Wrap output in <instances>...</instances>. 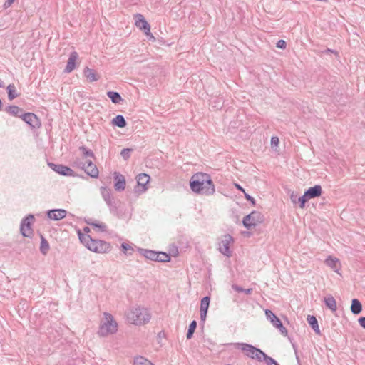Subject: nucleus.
I'll use <instances>...</instances> for the list:
<instances>
[{"label": "nucleus", "mask_w": 365, "mask_h": 365, "mask_svg": "<svg viewBox=\"0 0 365 365\" xmlns=\"http://www.w3.org/2000/svg\"><path fill=\"white\" fill-rule=\"evenodd\" d=\"M84 231H85L86 232H88L90 231V228H89V227H85V228H84Z\"/></svg>", "instance_id": "57"}, {"label": "nucleus", "mask_w": 365, "mask_h": 365, "mask_svg": "<svg viewBox=\"0 0 365 365\" xmlns=\"http://www.w3.org/2000/svg\"><path fill=\"white\" fill-rule=\"evenodd\" d=\"M278 325L276 327V328L279 329V331L284 336L287 335V329L283 326L282 322L279 324H277Z\"/></svg>", "instance_id": "41"}, {"label": "nucleus", "mask_w": 365, "mask_h": 365, "mask_svg": "<svg viewBox=\"0 0 365 365\" xmlns=\"http://www.w3.org/2000/svg\"><path fill=\"white\" fill-rule=\"evenodd\" d=\"M112 124L118 128H125L127 123L122 115H118L112 120Z\"/></svg>", "instance_id": "28"}, {"label": "nucleus", "mask_w": 365, "mask_h": 365, "mask_svg": "<svg viewBox=\"0 0 365 365\" xmlns=\"http://www.w3.org/2000/svg\"><path fill=\"white\" fill-rule=\"evenodd\" d=\"M34 220V216L31 214L24 217L21 222L20 231L21 235L26 237H31L33 233L31 224Z\"/></svg>", "instance_id": "8"}, {"label": "nucleus", "mask_w": 365, "mask_h": 365, "mask_svg": "<svg viewBox=\"0 0 365 365\" xmlns=\"http://www.w3.org/2000/svg\"><path fill=\"white\" fill-rule=\"evenodd\" d=\"M14 0H7L4 4V9H7L11 6V4L14 3Z\"/></svg>", "instance_id": "48"}, {"label": "nucleus", "mask_w": 365, "mask_h": 365, "mask_svg": "<svg viewBox=\"0 0 365 365\" xmlns=\"http://www.w3.org/2000/svg\"><path fill=\"white\" fill-rule=\"evenodd\" d=\"M88 250L94 252L105 253L110 251V245L103 240L93 239V241L91 242V245H89Z\"/></svg>", "instance_id": "9"}, {"label": "nucleus", "mask_w": 365, "mask_h": 365, "mask_svg": "<svg viewBox=\"0 0 365 365\" xmlns=\"http://www.w3.org/2000/svg\"><path fill=\"white\" fill-rule=\"evenodd\" d=\"M272 360L274 363H269L268 359L267 360L266 359L264 361L266 362L267 365H279V364L277 362V361L275 359L272 358Z\"/></svg>", "instance_id": "49"}, {"label": "nucleus", "mask_w": 365, "mask_h": 365, "mask_svg": "<svg viewBox=\"0 0 365 365\" xmlns=\"http://www.w3.org/2000/svg\"><path fill=\"white\" fill-rule=\"evenodd\" d=\"M234 241L233 237L227 234L224 235L223 239L219 244V251L225 256L230 257L232 255V252L230 250V244Z\"/></svg>", "instance_id": "10"}, {"label": "nucleus", "mask_w": 365, "mask_h": 365, "mask_svg": "<svg viewBox=\"0 0 365 365\" xmlns=\"http://www.w3.org/2000/svg\"><path fill=\"white\" fill-rule=\"evenodd\" d=\"M235 347L237 349H240L242 351H256L255 355H251L250 354H247V356L251 359H257L259 361H265L266 359L267 360L268 359L269 363H274L272 360V357L267 356L261 349L256 348L251 344H248L246 343H237L235 344Z\"/></svg>", "instance_id": "4"}, {"label": "nucleus", "mask_w": 365, "mask_h": 365, "mask_svg": "<svg viewBox=\"0 0 365 365\" xmlns=\"http://www.w3.org/2000/svg\"><path fill=\"white\" fill-rule=\"evenodd\" d=\"M83 74L90 82L97 81L100 78L96 72L88 67L84 68Z\"/></svg>", "instance_id": "20"}, {"label": "nucleus", "mask_w": 365, "mask_h": 365, "mask_svg": "<svg viewBox=\"0 0 365 365\" xmlns=\"http://www.w3.org/2000/svg\"><path fill=\"white\" fill-rule=\"evenodd\" d=\"M158 258L156 259V262H167L170 260V256L167 254L166 252H157Z\"/></svg>", "instance_id": "34"}, {"label": "nucleus", "mask_w": 365, "mask_h": 365, "mask_svg": "<svg viewBox=\"0 0 365 365\" xmlns=\"http://www.w3.org/2000/svg\"><path fill=\"white\" fill-rule=\"evenodd\" d=\"M128 319L132 324L142 325L148 323L150 319L149 311L143 307L133 308L128 314Z\"/></svg>", "instance_id": "2"}, {"label": "nucleus", "mask_w": 365, "mask_h": 365, "mask_svg": "<svg viewBox=\"0 0 365 365\" xmlns=\"http://www.w3.org/2000/svg\"><path fill=\"white\" fill-rule=\"evenodd\" d=\"M150 176L146 173H140L137 175V185L134 188V192L136 193H143L147 190V184L150 180Z\"/></svg>", "instance_id": "11"}, {"label": "nucleus", "mask_w": 365, "mask_h": 365, "mask_svg": "<svg viewBox=\"0 0 365 365\" xmlns=\"http://www.w3.org/2000/svg\"><path fill=\"white\" fill-rule=\"evenodd\" d=\"M252 288L244 289L243 292L245 293L246 294H251L252 293Z\"/></svg>", "instance_id": "50"}, {"label": "nucleus", "mask_w": 365, "mask_h": 365, "mask_svg": "<svg viewBox=\"0 0 365 365\" xmlns=\"http://www.w3.org/2000/svg\"><path fill=\"white\" fill-rule=\"evenodd\" d=\"M74 163L76 164L78 167H81L86 173V174L91 178H97L98 177V169L91 160H87L85 163L78 161H75Z\"/></svg>", "instance_id": "7"}, {"label": "nucleus", "mask_w": 365, "mask_h": 365, "mask_svg": "<svg viewBox=\"0 0 365 365\" xmlns=\"http://www.w3.org/2000/svg\"><path fill=\"white\" fill-rule=\"evenodd\" d=\"M245 197L246 198L247 200L250 201L251 202V204L252 205H255V200L254 199V197H252V196H250L249 194L245 192Z\"/></svg>", "instance_id": "43"}, {"label": "nucleus", "mask_w": 365, "mask_h": 365, "mask_svg": "<svg viewBox=\"0 0 365 365\" xmlns=\"http://www.w3.org/2000/svg\"><path fill=\"white\" fill-rule=\"evenodd\" d=\"M279 138L276 136H273L271 138V145L272 146L274 147V146H277L278 144H279Z\"/></svg>", "instance_id": "44"}, {"label": "nucleus", "mask_w": 365, "mask_h": 365, "mask_svg": "<svg viewBox=\"0 0 365 365\" xmlns=\"http://www.w3.org/2000/svg\"><path fill=\"white\" fill-rule=\"evenodd\" d=\"M244 351L246 352V354H250L251 355H255V354L256 352V351Z\"/></svg>", "instance_id": "55"}, {"label": "nucleus", "mask_w": 365, "mask_h": 365, "mask_svg": "<svg viewBox=\"0 0 365 365\" xmlns=\"http://www.w3.org/2000/svg\"><path fill=\"white\" fill-rule=\"evenodd\" d=\"M351 311L354 314H359L362 311V305L357 299H353L351 304Z\"/></svg>", "instance_id": "25"}, {"label": "nucleus", "mask_w": 365, "mask_h": 365, "mask_svg": "<svg viewBox=\"0 0 365 365\" xmlns=\"http://www.w3.org/2000/svg\"><path fill=\"white\" fill-rule=\"evenodd\" d=\"M67 211L64 209H53L48 210L46 215L50 220L58 221L66 217Z\"/></svg>", "instance_id": "14"}, {"label": "nucleus", "mask_w": 365, "mask_h": 365, "mask_svg": "<svg viewBox=\"0 0 365 365\" xmlns=\"http://www.w3.org/2000/svg\"><path fill=\"white\" fill-rule=\"evenodd\" d=\"M78 237L81 242L88 249L89 245H91V242L93 241V239L90 235H84L78 231Z\"/></svg>", "instance_id": "30"}, {"label": "nucleus", "mask_w": 365, "mask_h": 365, "mask_svg": "<svg viewBox=\"0 0 365 365\" xmlns=\"http://www.w3.org/2000/svg\"><path fill=\"white\" fill-rule=\"evenodd\" d=\"M135 25L137 27L142 29L145 34H148L150 31V24L145 20L144 16L140 14H138L135 16Z\"/></svg>", "instance_id": "15"}, {"label": "nucleus", "mask_w": 365, "mask_h": 365, "mask_svg": "<svg viewBox=\"0 0 365 365\" xmlns=\"http://www.w3.org/2000/svg\"><path fill=\"white\" fill-rule=\"evenodd\" d=\"M290 198H291V200L292 201V202L295 203L297 202L296 196H294L293 194H292Z\"/></svg>", "instance_id": "53"}, {"label": "nucleus", "mask_w": 365, "mask_h": 365, "mask_svg": "<svg viewBox=\"0 0 365 365\" xmlns=\"http://www.w3.org/2000/svg\"><path fill=\"white\" fill-rule=\"evenodd\" d=\"M139 253L145 257L146 259L155 261L158 258V255L156 251L150 250H146L143 248H139L138 249Z\"/></svg>", "instance_id": "19"}, {"label": "nucleus", "mask_w": 365, "mask_h": 365, "mask_svg": "<svg viewBox=\"0 0 365 365\" xmlns=\"http://www.w3.org/2000/svg\"><path fill=\"white\" fill-rule=\"evenodd\" d=\"M221 106H222V105H220L219 103H218V104H216V106H215V107L217 108H220Z\"/></svg>", "instance_id": "59"}, {"label": "nucleus", "mask_w": 365, "mask_h": 365, "mask_svg": "<svg viewBox=\"0 0 365 365\" xmlns=\"http://www.w3.org/2000/svg\"><path fill=\"white\" fill-rule=\"evenodd\" d=\"M4 87V83L3 81L0 79V88H2Z\"/></svg>", "instance_id": "58"}, {"label": "nucleus", "mask_w": 365, "mask_h": 365, "mask_svg": "<svg viewBox=\"0 0 365 365\" xmlns=\"http://www.w3.org/2000/svg\"><path fill=\"white\" fill-rule=\"evenodd\" d=\"M304 192L306 193V196L312 199L320 196L322 192V189L321 185H316L307 189Z\"/></svg>", "instance_id": "18"}, {"label": "nucleus", "mask_w": 365, "mask_h": 365, "mask_svg": "<svg viewBox=\"0 0 365 365\" xmlns=\"http://www.w3.org/2000/svg\"><path fill=\"white\" fill-rule=\"evenodd\" d=\"M21 118L32 128H38L41 127V121L39 118L33 113H23Z\"/></svg>", "instance_id": "12"}, {"label": "nucleus", "mask_w": 365, "mask_h": 365, "mask_svg": "<svg viewBox=\"0 0 365 365\" xmlns=\"http://www.w3.org/2000/svg\"><path fill=\"white\" fill-rule=\"evenodd\" d=\"M79 150L82 151L84 158H94V154L91 150L86 148L85 146H81Z\"/></svg>", "instance_id": "37"}, {"label": "nucleus", "mask_w": 365, "mask_h": 365, "mask_svg": "<svg viewBox=\"0 0 365 365\" xmlns=\"http://www.w3.org/2000/svg\"><path fill=\"white\" fill-rule=\"evenodd\" d=\"M87 224L91 225L93 227L98 228L100 231L105 232L106 231V225L103 222H95L87 221Z\"/></svg>", "instance_id": "36"}, {"label": "nucleus", "mask_w": 365, "mask_h": 365, "mask_svg": "<svg viewBox=\"0 0 365 365\" xmlns=\"http://www.w3.org/2000/svg\"><path fill=\"white\" fill-rule=\"evenodd\" d=\"M5 111L11 115L19 117L23 114V110L17 106H9L5 108Z\"/></svg>", "instance_id": "22"}, {"label": "nucleus", "mask_w": 365, "mask_h": 365, "mask_svg": "<svg viewBox=\"0 0 365 365\" xmlns=\"http://www.w3.org/2000/svg\"><path fill=\"white\" fill-rule=\"evenodd\" d=\"M358 322L360 326L365 329V317H361L359 318Z\"/></svg>", "instance_id": "46"}, {"label": "nucleus", "mask_w": 365, "mask_h": 365, "mask_svg": "<svg viewBox=\"0 0 365 365\" xmlns=\"http://www.w3.org/2000/svg\"><path fill=\"white\" fill-rule=\"evenodd\" d=\"M190 187L192 192L200 195H212L215 192L210 175L205 173L194 174L190 178Z\"/></svg>", "instance_id": "1"}, {"label": "nucleus", "mask_w": 365, "mask_h": 365, "mask_svg": "<svg viewBox=\"0 0 365 365\" xmlns=\"http://www.w3.org/2000/svg\"><path fill=\"white\" fill-rule=\"evenodd\" d=\"M107 96L109 98H110L113 103L118 104L123 101V99L122 98L120 93L116 91H108Z\"/></svg>", "instance_id": "27"}, {"label": "nucleus", "mask_w": 365, "mask_h": 365, "mask_svg": "<svg viewBox=\"0 0 365 365\" xmlns=\"http://www.w3.org/2000/svg\"><path fill=\"white\" fill-rule=\"evenodd\" d=\"M325 264L328 267H331L334 272H338L340 263L337 258L329 256L325 260Z\"/></svg>", "instance_id": "21"}, {"label": "nucleus", "mask_w": 365, "mask_h": 365, "mask_svg": "<svg viewBox=\"0 0 365 365\" xmlns=\"http://www.w3.org/2000/svg\"><path fill=\"white\" fill-rule=\"evenodd\" d=\"M6 90L8 92V98L10 101H12L13 99L18 96L14 84H9L7 86Z\"/></svg>", "instance_id": "31"}, {"label": "nucleus", "mask_w": 365, "mask_h": 365, "mask_svg": "<svg viewBox=\"0 0 365 365\" xmlns=\"http://www.w3.org/2000/svg\"><path fill=\"white\" fill-rule=\"evenodd\" d=\"M133 365H153V364L145 357L139 356L134 359Z\"/></svg>", "instance_id": "32"}, {"label": "nucleus", "mask_w": 365, "mask_h": 365, "mask_svg": "<svg viewBox=\"0 0 365 365\" xmlns=\"http://www.w3.org/2000/svg\"><path fill=\"white\" fill-rule=\"evenodd\" d=\"M210 302V297L208 296L204 297L200 302V310L207 311L208 310Z\"/></svg>", "instance_id": "35"}, {"label": "nucleus", "mask_w": 365, "mask_h": 365, "mask_svg": "<svg viewBox=\"0 0 365 365\" xmlns=\"http://www.w3.org/2000/svg\"><path fill=\"white\" fill-rule=\"evenodd\" d=\"M145 35L148 36V38L150 40H152V41H153L155 40V37L153 36V35L150 33V31L148 32V34H145Z\"/></svg>", "instance_id": "52"}, {"label": "nucleus", "mask_w": 365, "mask_h": 365, "mask_svg": "<svg viewBox=\"0 0 365 365\" xmlns=\"http://www.w3.org/2000/svg\"><path fill=\"white\" fill-rule=\"evenodd\" d=\"M324 303L327 307L332 312H335L337 309L336 302L332 295H328L324 298Z\"/></svg>", "instance_id": "24"}, {"label": "nucleus", "mask_w": 365, "mask_h": 365, "mask_svg": "<svg viewBox=\"0 0 365 365\" xmlns=\"http://www.w3.org/2000/svg\"><path fill=\"white\" fill-rule=\"evenodd\" d=\"M295 354H296V359L297 361V363L299 365H301L299 357L298 356L296 351H295Z\"/></svg>", "instance_id": "54"}, {"label": "nucleus", "mask_w": 365, "mask_h": 365, "mask_svg": "<svg viewBox=\"0 0 365 365\" xmlns=\"http://www.w3.org/2000/svg\"><path fill=\"white\" fill-rule=\"evenodd\" d=\"M104 316L105 322L101 323L98 331V335L101 336H107L109 334H115L118 330V324L114 320L113 317L107 312L104 313Z\"/></svg>", "instance_id": "3"}, {"label": "nucleus", "mask_w": 365, "mask_h": 365, "mask_svg": "<svg viewBox=\"0 0 365 365\" xmlns=\"http://www.w3.org/2000/svg\"><path fill=\"white\" fill-rule=\"evenodd\" d=\"M101 194L102 195L103 199L106 202V205L109 207V210L111 213L115 215H118V206L120 203L118 200H115L111 195V190L106 187H101Z\"/></svg>", "instance_id": "5"}, {"label": "nucleus", "mask_w": 365, "mask_h": 365, "mask_svg": "<svg viewBox=\"0 0 365 365\" xmlns=\"http://www.w3.org/2000/svg\"><path fill=\"white\" fill-rule=\"evenodd\" d=\"M114 179H115V184L114 187L115 190L118 192L123 191L125 188V177L120 174L119 173L115 172L114 173Z\"/></svg>", "instance_id": "16"}, {"label": "nucleus", "mask_w": 365, "mask_h": 365, "mask_svg": "<svg viewBox=\"0 0 365 365\" xmlns=\"http://www.w3.org/2000/svg\"><path fill=\"white\" fill-rule=\"evenodd\" d=\"M78 58V54L76 51H73L71 53L67 62V65L64 70L66 73H71L75 68L76 62Z\"/></svg>", "instance_id": "17"}, {"label": "nucleus", "mask_w": 365, "mask_h": 365, "mask_svg": "<svg viewBox=\"0 0 365 365\" xmlns=\"http://www.w3.org/2000/svg\"><path fill=\"white\" fill-rule=\"evenodd\" d=\"M197 328V322L195 320H193L191 322V323L189 325V328L186 334V337L187 339H190L193 334Z\"/></svg>", "instance_id": "33"}, {"label": "nucleus", "mask_w": 365, "mask_h": 365, "mask_svg": "<svg viewBox=\"0 0 365 365\" xmlns=\"http://www.w3.org/2000/svg\"><path fill=\"white\" fill-rule=\"evenodd\" d=\"M309 200V197H308V196H306V193L304 192L302 196L299 197L297 199V201L299 203V207L301 208H304L305 206L306 202H307Z\"/></svg>", "instance_id": "39"}, {"label": "nucleus", "mask_w": 365, "mask_h": 365, "mask_svg": "<svg viewBox=\"0 0 365 365\" xmlns=\"http://www.w3.org/2000/svg\"><path fill=\"white\" fill-rule=\"evenodd\" d=\"M264 217L259 211H252L246 215L242 220L243 226L247 230L255 227L264 222Z\"/></svg>", "instance_id": "6"}, {"label": "nucleus", "mask_w": 365, "mask_h": 365, "mask_svg": "<svg viewBox=\"0 0 365 365\" xmlns=\"http://www.w3.org/2000/svg\"><path fill=\"white\" fill-rule=\"evenodd\" d=\"M287 46V43L284 40H279L277 43V47L281 49H285Z\"/></svg>", "instance_id": "42"}, {"label": "nucleus", "mask_w": 365, "mask_h": 365, "mask_svg": "<svg viewBox=\"0 0 365 365\" xmlns=\"http://www.w3.org/2000/svg\"><path fill=\"white\" fill-rule=\"evenodd\" d=\"M235 187H236L238 190H240V191L242 192L243 193H245V190H244V188H242V186H241V185H240L239 184H235Z\"/></svg>", "instance_id": "51"}, {"label": "nucleus", "mask_w": 365, "mask_h": 365, "mask_svg": "<svg viewBox=\"0 0 365 365\" xmlns=\"http://www.w3.org/2000/svg\"><path fill=\"white\" fill-rule=\"evenodd\" d=\"M49 167L57 173L63 176H74V171L68 166L61 164L48 163Z\"/></svg>", "instance_id": "13"}, {"label": "nucleus", "mask_w": 365, "mask_h": 365, "mask_svg": "<svg viewBox=\"0 0 365 365\" xmlns=\"http://www.w3.org/2000/svg\"><path fill=\"white\" fill-rule=\"evenodd\" d=\"M232 289H234L235 291L237 292H243L244 291V288H242V287L237 285V284H232Z\"/></svg>", "instance_id": "45"}, {"label": "nucleus", "mask_w": 365, "mask_h": 365, "mask_svg": "<svg viewBox=\"0 0 365 365\" xmlns=\"http://www.w3.org/2000/svg\"><path fill=\"white\" fill-rule=\"evenodd\" d=\"M307 319V322H308L309 324L313 329L314 332L317 334H321L320 333V329H319V327L318 321H317V318L314 316L308 315Z\"/></svg>", "instance_id": "23"}, {"label": "nucleus", "mask_w": 365, "mask_h": 365, "mask_svg": "<svg viewBox=\"0 0 365 365\" xmlns=\"http://www.w3.org/2000/svg\"><path fill=\"white\" fill-rule=\"evenodd\" d=\"M50 249L49 244L48 241L43 236H41V245H40V251L43 255H46Z\"/></svg>", "instance_id": "29"}, {"label": "nucleus", "mask_w": 365, "mask_h": 365, "mask_svg": "<svg viewBox=\"0 0 365 365\" xmlns=\"http://www.w3.org/2000/svg\"><path fill=\"white\" fill-rule=\"evenodd\" d=\"M131 148H123L120 152V155L124 160H128L130 157Z\"/></svg>", "instance_id": "40"}, {"label": "nucleus", "mask_w": 365, "mask_h": 365, "mask_svg": "<svg viewBox=\"0 0 365 365\" xmlns=\"http://www.w3.org/2000/svg\"><path fill=\"white\" fill-rule=\"evenodd\" d=\"M265 315L274 327L281 322V320L269 309L265 310Z\"/></svg>", "instance_id": "26"}, {"label": "nucleus", "mask_w": 365, "mask_h": 365, "mask_svg": "<svg viewBox=\"0 0 365 365\" xmlns=\"http://www.w3.org/2000/svg\"><path fill=\"white\" fill-rule=\"evenodd\" d=\"M327 52H331V53H337V52H336V51H334V50H331V49H329V48H328V49L327 50Z\"/></svg>", "instance_id": "56"}, {"label": "nucleus", "mask_w": 365, "mask_h": 365, "mask_svg": "<svg viewBox=\"0 0 365 365\" xmlns=\"http://www.w3.org/2000/svg\"><path fill=\"white\" fill-rule=\"evenodd\" d=\"M121 248L123 253L125 255H131L133 251V248L128 243L123 242L121 244Z\"/></svg>", "instance_id": "38"}, {"label": "nucleus", "mask_w": 365, "mask_h": 365, "mask_svg": "<svg viewBox=\"0 0 365 365\" xmlns=\"http://www.w3.org/2000/svg\"><path fill=\"white\" fill-rule=\"evenodd\" d=\"M200 319L202 322H205L207 317V311H200Z\"/></svg>", "instance_id": "47"}]
</instances>
